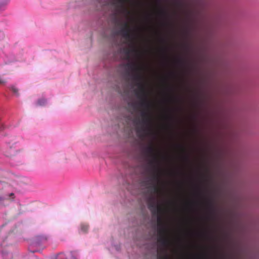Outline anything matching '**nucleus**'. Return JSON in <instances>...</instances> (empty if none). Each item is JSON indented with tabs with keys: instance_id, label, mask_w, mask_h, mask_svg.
<instances>
[{
	"instance_id": "5",
	"label": "nucleus",
	"mask_w": 259,
	"mask_h": 259,
	"mask_svg": "<svg viewBox=\"0 0 259 259\" xmlns=\"http://www.w3.org/2000/svg\"><path fill=\"white\" fill-rule=\"evenodd\" d=\"M136 41H135L133 44L131 42H129L130 44L131 45V47L132 48L131 49H130L128 48L124 49V53L126 56V59H127L128 60L130 59V54L131 52H134V53L138 52V50L136 48Z\"/></svg>"
},
{
	"instance_id": "11",
	"label": "nucleus",
	"mask_w": 259,
	"mask_h": 259,
	"mask_svg": "<svg viewBox=\"0 0 259 259\" xmlns=\"http://www.w3.org/2000/svg\"><path fill=\"white\" fill-rule=\"evenodd\" d=\"M80 228H81V230L83 232L86 233L88 230L89 226L87 225H85V224H82V225H81Z\"/></svg>"
},
{
	"instance_id": "14",
	"label": "nucleus",
	"mask_w": 259,
	"mask_h": 259,
	"mask_svg": "<svg viewBox=\"0 0 259 259\" xmlns=\"http://www.w3.org/2000/svg\"><path fill=\"white\" fill-rule=\"evenodd\" d=\"M57 259H67V257L64 253H61L58 254Z\"/></svg>"
},
{
	"instance_id": "13",
	"label": "nucleus",
	"mask_w": 259,
	"mask_h": 259,
	"mask_svg": "<svg viewBox=\"0 0 259 259\" xmlns=\"http://www.w3.org/2000/svg\"><path fill=\"white\" fill-rule=\"evenodd\" d=\"M11 89L12 91V92L14 93V94H15L16 96H18L19 95L18 93V89L16 88L14 86H12L11 87Z\"/></svg>"
},
{
	"instance_id": "23",
	"label": "nucleus",
	"mask_w": 259,
	"mask_h": 259,
	"mask_svg": "<svg viewBox=\"0 0 259 259\" xmlns=\"http://www.w3.org/2000/svg\"><path fill=\"white\" fill-rule=\"evenodd\" d=\"M185 158L188 160V157L187 156H185Z\"/></svg>"
},
{
	"instance_id": "3",
	"label": "nucleus",
	"mask_w": 259,
	"mask_h": 259,
	"mask_svg": "<svg viewBox=\"0 0 259 259\" xmlns=\"http://www.w3.org/2000/svg\"><path fill=\"white\" fill-rule=\"evenodd\" d=\"M147 153L152 157V159L149 163L151 167L150 169L151 172L150 180L154 183L152 188L155 193H158L160 192V190L156 183L161 181V171L159 167L156 150L153 146H150L147 148Z\"/></svg>"
},
{
	"instance_id": "6",
	"label": "nucleus",
	"mask_w": 259,
	"mask_h": 259,
	"mask_svg": "<svg viewBox=\"0 0 259 259\" xmlns=\"http://www.w3.org/2000/svg\"><path fill=\"white\" fill-rule=\"evenodd\" d=\"M49 239V237L46 235H37L34 238V241L36 244L39 245L46 242Z\"/></svg>"
},
{
	"instance_id": "15",
	"label": "nucleus",
	"mask_w": 259,
	"mask_h": 259,
	"mask_svg": "<svg viewBox=\"0 0 259 259\" xmlns=\"http://www.w3.org/2000/svg\"><path fill=\"white\" fill-rule=\"evenodd\" d=\"M159 13L161 15L166 17L167 16V13L166 12V11L163 9H162L160 11H159Z\"/></svg>"
},
{
	"instance_id": "10",
	"label": "nucleus",
	"mask_w": 259,
	"mask_h": 259,
	"mask_svg": "<svg viewBox=\"0 0 259 259\" xmlns=\"http://www.w3.org/2000/svg\"><path fill=\"white\" fill-rule=\"evenodd\" d=\"M127 0H118V2L120 4L121 7L125 11H126L128 14L130 13V12L127 11L124 7V4L126 3Z\"/></svg>"
},
{
	"instance_id": "4",
	"label": "nucleus",
	"mask_w": 259,
	"mask_h": 259,
	"mask_svg": "<svg viewBox=\"0 0 259 259\" xmlns=\"http://www.w3.org/2000/svg\"><path fill=\"white\" fill-rule=\"evenodd\" d=\"M119 34L128 42H131L133 44L135 41H137V38L135 35L132 32L131 27L127 22H124L123 24L122 28L119 31Z\"/></svg>"
},
{
	"instance_id": "25",
	"label": "nucleus",
	"mask_w": 259,
	"mask_h": 259,
	"mask_svg": "<svg viewBox=\"0 0 259 259\" xmlns=\"http://www.w3.org/2000/svg\"><path fill=\"white\" fill-rule=\"evenodd\" d=\"M140 130L138 129V132H140Z\"/></svg>"
},
{
	"instance_id": "8",
	"label": "nucleus",
	"mask_w": 259,
	"mask_h": 259,
	"mask_svg": "<svg viewBox=\"0 0 259 259\" xmlns=\"http://www.w3.org/2000/svg\"><path fill=\"white\" fill-rule=\"evenodd\" d=\"M157 259H170L166 253V250L163 249L161 252H159L157 256Z\"/></svg>"
},
{
	"instance_id": "9",
	"label": "nucleus",
	"mask_w": 259,
	"mask_h": 259,
	"mask_svg": "<svg viewBox=\"0 0 259 259\" xmlns=\"http://www.w3.org/2000/svg\"><path fill=\"white\" fill-rule=\"evenodd\" d=\"M70 259H78V255L76 251H71L69 253Z\"/></svg>"
},
{
	"instance_id": "22",
	"label": "nucleus",
	"mask_w": 259,
	"mask_h": 259,
	"mask_svg": "<svg viewBox=\"0 0 259 259\" xmlns=\"http://www.w3.org/2000/svg\"><path fill=\"white\" fill-rule=\"evenodd\" d=\"M141 131H144L145 130V128H144V127H142V128H141Z\"/></svg>"
},
{
	"instance_id": "16",
	"label": "nucleus",
	"mask_w": 259,
	"mask_h": 259,
	"mask_svg": "<svg viewBox=\"0 0 259 259\" xmlns=\"http://www.w3.org/2000/svg\"><path fill=\"white\" fill-rule=\"evenodd\" d=\"M8 2V0H0V7L7 5Z\"/></svg>"
},
{
	"instance_id": "17",
	"label": "nucleus",
	"mask_w": 259,
	"mask_h": 259,
	"mask_svg": "<svg viewBox=\"0 0 259 259\" xmlns=\"http://www.w3.org/2000/svg\"><path fill=\"white\" fill-rule=\"evenodd\" d=\"M184 60L182 59L181 58H178L177 60V63L180 65H182L184 64Z\"/></svg>"
},
{
	"instance_id": "21",
	"label": "nucleus",
	"mask_w": 259,
	"mask_h": 259,
	"mask_svg": "<svg viewBox=\"0 0 259 259\" xmlns=\"http://www.w3.org/2000/svg\"><path fill=\"white\" fill-rule=\"evenodd\" d=\"M4 82L3 81V80L1 78H0V83H3Z\"/></svg>"
},
{
	"instance_id": "1",
	"label": "nucleus",
	"mask_w": 259,
	"mask_h": 259,
	"mask_svg": "<svg viewBox=\"0 0 259 259\" xmlns=\"http://www.w3.org/2000/svg\"><path fill=\"white\" fill-rule=\"evenodd\" d=\"M125 67L127 69V74L132 76L133 80L136 82L138 87V90L135 91V93L140 100V107L143 109L141 113L142 120L139 121L138 123L149 127L152 122L151 116L149 112L152 104L148 100V93L143 83L144 78L143 72L145 68L142 65L135 62L127 63Z\"/></svg>"
},
{
	"instance_id": "20",
	"label": "nucleus",
	"mask_w": 259,
	"mask_h": 259,
	"mask_svg": "<svg viewBox=\"0 0 259 259\" xmlns=\"http://www.w3.org/2000/svg\"><path fill=\"white\" fill-rule=\"evenodd\" d=\"M179 147L181 149V150H182V152H186V149L183 146L179 145Z\"/></svg>"
},
{
	"instance_id": "19",
	"label": "nucleus",
	"mask_w": 259,
	"mask_h": 259,
	"mask_svg": "<svg viewBox=\"0 0 259 259\" xmlns=\"http://www.w3.org/2000/svg\"><path fill=\"white\" fill-rule=\"evenodd\" d=\"M15 154V152L14 151H13L12 153H10V154H9V153H6V155L8 157H11L13 155H14Z\"/></svg>"
},
{
	"instance_id": "18",
	"label": "nucleus",
	"mask_w": 259,
	"mask_h": 259,
	"mask_svg": "<svg viewBox=\"0 0 259 259\" xmlns=\"http://www.w3.org/2000/svg\"><path fill=\"white\" fill-rule=\"evenodd\" d=\"M5 128V125L2 123L0 122V132L3 131Z\"/></svg>"
},
{
	"instance_id": "2",
	"label": "nucleus",
	"mask_w": 259,
	"mask_h": 259,
	"mask_svg": "<svg viewBox=\"0 0 259 259\" xmlns=\"http://www.w3.org/2000/svg\"><path fill=\"white\" fill-rule=\"evenodd\" d=\"M148 208L153 215H157L158 234L159 237L158 242L162 246H168L170 240L169 238V230L166 227L161 217L163 212V208L158 204L153 197L150 198L148 203Z\"/></svg>"
},
{
	"instance_id": "12",
	"label": "nucleus",
	"mask_w": 259,
	"mask_h": 259,
	"mask_svg": "<svg viewBox=\"0 0 259 259\" xmlns=\"http://www.w3.org/2000/svg\"><path fill=\"white\" fill-rule=\"evenodd\" d=\"M47 103V101L45 99H40L37 101V105L39 106H44Z\"/></svg>"
},
{
	"instance_id": "24",
	"label": "nucleus",
	"mask_w": 259,
	"mask_h": 259,
	"mask_svg": "<svg viewBox=\"0 0 259 259\" xmlns=\"http://www.w3.org/2000/svg\"><path fill=\"white\" fill-rule=\"evenodd\" d=\"M13 195H14V193H11L10 196H13Z\"/></svg>"
},
{
	"instance_id": "7",
	"label": "nucleus",
	"mask_w": 259,
	"mask_h": 259,
	"mask_svg": "<svg viewBox=\"0 0 259 259\" xmlns=\"http://www.w3.org/2000/svg\"><path fill=\"white\" fill-rule=\"evenodd\" d=\"M206 204L210 217H212L214 211V207L213 202L211 200H208L207 201Z\"/></svg>"
}]
</instances>
